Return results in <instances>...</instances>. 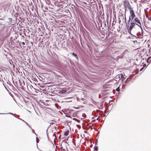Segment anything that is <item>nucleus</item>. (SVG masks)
I'll return each mask as SVG.
<instances>
[{
  "label": "nucleus",
  "mask_w": 151,
  "mask_h": 151,
  "mask_svg": "<svg viewBox=\"0 0 151 151\" xmlns=\"http://www.w3.org/2000/svg\"><path fill=\"white\" fill-rule=\"evenodd\" d=\"M51 142L52 143L53 145V143H53V142Z\"/></svg>",
  "instance_id": "nucleus-21"
},
{
  "label": "nucleus",
  "mask_w": 151,
  "mask_h": 151,
  "mask_svg": "<svg viewBox=\"0 0 151 151\" xmlns=\"http://www.w3.org/2000/svg\"><path fill=\"white\" fill-rule=\"evenodd\" d=\"M70 131L69 130H67L66 131L64 132V135L65 136H68L69 133H70Z\"/></svg>",
  "instance_id": "nucleus-8"
},
{
  "label": "nucleus",
  "mask_w": 151,
  "mask_h": 151,
  "mask_svg": "<svg viewBox=\"0 0 151 151\" xmlns=\"http://www.w3.org/2000/svg\"><path fill=\"white\" fill-rule=\"evenodd\" d=\"M148 20L151 21V17L148 19Z\"/></svg>",
  "instance_id": "nucleus-18"
},
{
  "label": "nucleus",
  "mask_w": 151,
  "mask_h": 151,
  "mask_svg": "<svg viewBox=\"0 0 151 151\" xmlns=\"http://www.w3.org/2000/svg\"><path fill=\"white\" fill-rule=\"evenodd\" d=\"M144 23L146 27H151V22L147 21L146 22H144Z\"/></svg>",
  "instance_id": "nucleus-5"
},
{
  "label": "nucleus",
  "mask_w": 151,
  "mask_h": 151,
  "mask_svg": "<svg viewBox=\"0 0 151 151\" xmlns=\"http://www.w3.org/2000/svg\"><path fill=\"white\" fill-rule=\"evenodd\" d=\"M116 90L117 91H119L120 90H119V87H118V88L116 89Z\"/></svg>",
  "instance_id": "nucleus-15"
},
{
  "label": "nucleus",
  "mask_w": 151,
  "mask_h": 151,
  "mask_svg": "<svg viewBox=\"0 0 151 151\" xmlns=\"http://www.w3.org/2000/svg\"><path fill=\"white\" fill-rule=\"evenodd\" d=\"M36 142H39V139L37 137H36Z\"/></svg>",
  "instance_id": "nucleus-16"
},
{
  "label": "nucleus",
  "mask_w": 151,
  "mask_h": 151,
  "mask_svg": "<svg viewBox=\"0 0 151 151\" xmlns=\"http://www.w3.org/2000/svg\"><path fill=\"white\" fill-rule=\"evenodd\" d=\"M96 142V143H97L98 142Z\"/></svg>",
  "instance_id": "nucleus-24"
},
{
  "label": "nucleus",
  "mask_w": 151,
  "mask_h": 151,
  "mask_svg": "<svg viewBox=\"0 0 151 151\" xmlns=\"http://www.w3.org/2000/svg\"><path fill=\"white\" fill-rule=\"evenodd\" d=\"M119 77L120 79H122V81L124 80L125 78L124 75L123 74H119Z\"/></svg>",
  "instance_id": "nucleus-6"
},
{
  "label": "nucleus",
  "mask_w": 151,
  "mask_h": 151,
  "mask_svg": "<svg viewBox=\"0 0 151 151\" xmlns=\"http://www.w3.org/2000/svg\"><path fill=\"white\" fill-rule=\"evenodd\" d=\"M92 142H90V144H92Z\"/></svg>",
  "instance_id": "nucleus-20"
},
{
  "label": "nucleus",
  "mask_w": 151,
  "mask_h": 151,
  "mask_svg": "<svg viewBox=\"0 0 151 151\" xmlns=\"http://www.w3.org/2000/svg\"><path fill=\"white\" fill-rule=\"evenodd\" d=\"M21 44L22 45V46L23 47H25V43L24 42H22L21 43Z\"/></svg>",
  "instance_id": "nucleus-13"
},
{
  "label": "nucleus",
  "mask_w": 151,
  "mask_h": 151,
  "mask_svg": "<svg viewBox=\"0 0 151 151\" xmlns=\"http://www.w3.org/2000/svg\"><path fill=\"white\" fill-rule=\"evenodd\" d=\"M135 25V23L134 22H131V24H130L129 26L128 25V26H127L128 31L129 33H131V30Z\"/></svg>",
  "instance_id": "nucleus-2"
},
{
  "label": "nucleus",
  "mask_w": 151,
  "mask_h": 151,
  "mask_svg": "<svg viewBox=\"0 0 151 151\" xmlns=\"http://www.w3.org/2000/svg\"><path fill=\"white\" fill-rule=\"evenodd\" d=\"M124 5V7L126 8H128L129 10L132 9V8L130 4L129 1L128 0H126L124 1L123 2Z\"/></svg>",
  "instance_id": "nucleus-1"
},
{
  "label": "nucleus",
  "mask_w": 151,
  "mask_h": 151,
  "mask_svg": "<svg viewBox=\"0 0 151 151\" xmlns=\"http://www.w3.org/2000/svg\"><path fill=\"white\" fill-rule=\"evenodd\" d=\"M134 22L135 23V25H137L139 26L140 28H142V24L141 23L140 21L139 20L138 18L136 17L135 18L134 20Z\"/></svg>",
  "instance_id": "nucleus-3"
},
{
  "label": "nucleus",
  "mask_w": 151,
  "mask_h": 151,
  "mask_svg": "<svg viewBox=\"0 0 151 151\" xmlns=\"http://www.w3.org/2000/svg\"><path fill=\"white\" fill-rule=\"evenodd\" d=\"M151 61V58L150 57L148 58L147 60V61L148 63L150 62Z\"/></svg>",
  "instance_id": "nucleus-11"
},
{
  "label": "nucleus",
  "mask_w": 151,
  "mask_h": 151,
  "mask_svg": "<svg viewBox=\"0 0 151 151\" xmlns=\"http://www.w3.org/2000/svg\"><path fill=\"white\" fill-rule=\"evenodd\" d=\"M94 151H96L98 149V147L97 146H95L94 147Z\"/></svg>",
  "instance_id": "nucleus-10"
},
{
  "label": "nucleus",
  "mask_w": 151,
  "mask_h": 151,
  "mask_svg": "<svg viewBox=\"0 0 151 151\" xmlns=\"http://www.w3.org/2000/svg\"><path fill=\"white\" fill-rule=\"evenodd\" d=\"M74 119V120H76L75 119Z\"/></svg>",
  "instance_id": "nucleus-22"
},
{
  "label": "nucleus",
  "mask_w": 151,
  "mask_h": 151,
  "mask_svg": "<svg viewBox=\"0 0 151 151\" xmlns=\"http://www.w3.org/2000/svg\"><path fill=\"white\" fill-rule=\"evenodd\" d=\"M68 139H65L64 140H63V142H66L67 141H68Z\"/></svg>",
  "instance_id": "nucleus-17"
},
{
  "label": "nucleus",
  "mask_w": 151,
  "mask_h": 151,
  "mask_svg": "<svg viewBox=\"0 0 151 151\" xmlns=\"http://www.w3.org/2000/svg\"><path fill=\"white\" fill-rule=\"evenodd\" d=\"M53 139H54V140H53V142H55V139L56 138V137L55 136V135H53L52 136V137Z\"/></svg>",
  "instance_id": "nucleus-14"
},
{
  "label": "nucleus",
  "mask_w": 151,
  "mask_h": 151,
  "mask_svg": "<svg viewBox=\"0 0 151 151\" xmlns=\"http://www.w3.org/2000/svg\"><path fill=\"white\" fill-rule=\"evenodd\" d=\"M129 12L130 14L131 17L132 18V19L136 17L135 15L134 14V12L132 9H130V10H129Z\"/></svg>",
  "instance_id": "nucleus-4"
},
{
  "label": "nucleus",
  "mask_w": 151,
  "mask_h": 151,
  "mask_svg": "<svg viewBox=\"0 0 151 151\" xmlns=\"http://www.w3.org/2000/svg\"><path fill=\"white\" fill-rule=\"evenodd\" d=\"M125 19L126 20V17H125Z\"/></svg>",
  "instance_id": "nucleus-23"
},
{
  "label": "nucleus",
  "mask_w": 151,
  "mask_h": 151,
  "mask_svg": "<svg viewBox=\"0 0 151 151\" xmlns=\"http://www.w3.org/2000/svg\"><path fill=\"white\" fill-rule=\"evenodd\" d=\"M72 54H73V55L74 56H75V57H76V58H78V56H77V55L76 54V53H74V52H73V53H72Z\"/></svg>",
  "instance_id": "nucleus-12"
},
{
  "label": "nucleus",
  "mask_w": 151,
  "mask_h": 151,
  "mask_svg": "<svg viewBox=\"0 0 151 151\" xmlns=\"http://www.w3.org/2000/svg\"><path fill=\"white\" fill-rule=\"evenodd\" d=\"M130 21V17H129V22Z\"/></svg>",
  "instance_id": "nucleus-19"
},
{
  "label": "nucleus",
  "mask_w": 151,
  "mask_h": 151,
  "mask_svg": "<svg viewBox=\"0 0 151 151\" xmlns=\"http://www.w3.org/2000/svg\"><path fill=\"white\" fill-rule=\"evenodd\" d=\"M64 144H65L66 147L67 148L68 146L69 145V144L68 143V142H61V147H60V148H61L63 147L62 145Z\"/></svg>",
  "instance_id": "nucleus-7"
},
{
  "label": "nucleus",
  "mask_w": 151,
  "mask_h": 151,
  "mask_svg": "<svg viewBox=\"0 0 151 151\" xmlns=\"http://www.w3.org/2000/svg\"><path fill=\"white\" fill-rule=\"evenodd\" d=\"M81 142H79L78 143V145L76 146V143H75V142H72V143L73 144V145H75V146L76 147H78L79 145H80V143H81Z\"/></svg>",
  "instance_id": "nucleus-9"
}]
</instances>
